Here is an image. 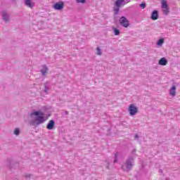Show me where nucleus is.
Listing matches in <instances>:
<instances>
[{
	"label": "nucleus",
	"instance_id": "nucleus-16",
	"mask_svg": "<svg viewBox=\"0 0 180 180\" xmlns=\"http://www.w3.org/2000/svg\"><path fill=\"white\" fill-rule=\"evenodd\" d=\"M112 30H113L114 34H115V36H119V34H120V30H119L117 28L112 27Z\"/></svg>",
	"mask_w": 180,
	"mask_h": 180
},
{
	"label": "nucleus",
	"instance_id": "nucleus-5",
	"mask_svg": "<svg viewBox=\"0 0 180 180\" xmlns=\"http://www.w3.org/2000/svg\"><path fill=\"white\" fill-rule=\"evenodd\" d=\"M55 11H63L64 9V1H60L54 4L52 6Z\"/></svg>",
	"mask_w": 180,
	"mask_h": 180
},
{
	"label": "nucleus",
	"instance_id": "nucleus-12",
	"mask_svg": "<svg viewBox=\"0 0 180 180\" xmlns=\"http://www.w3.org/2000/svg\"><path fill=\"white\" fill-rule=\"evenodd\" d=\"M42 69L41 70V75L44 77L46 74H47V71H49V68L46 65H43Z\"/></svg>",
	"mask_w": 180,
	"mask_h": 180
},
{
	"label": "nucleus",
	"instance_id": "nucleus-8",
	"mask_svg": "<svg viewBox=\"0 0 180 180\" xmlns=\"http://www.w3.org/2000/svg\"><path fill=\"white\" fill-rule=\"evenodd\" d=\"M1 13L3 20H4V22H9V18H10L9 13H8V11L5 10H3L1 12Z\"/></svg>",
	"mask_w": 180,
	"mask_h": 180
},
{
	"label": "nucleus",
	"instance_id": "nucleus-22",
	"mask_svg": "<svg viewBox=\"0 0 180 180\" xmlns=\"http://www.w3.org/2000/svg\"><path fill=\"white\" fill-rule=\"evenodd\" d=\"M117 162V154L115 155V160H114V163Z\"/></svg>",
	"mask_w": 180,
	"mask_h": 180
},
{
	"label": "nucleus",
	"instance_id": "nucleus-23",
	"mask_svg": "<svg viewBox=\"0 0 180 180\" xmlns=\"http://www.w3.org/2000/svg\"><path fill=\"white\" fill-rule=\"evenodd\" d=\"M25 178H30V174L25 175Z\"/></svg>",
	"mask_w": 180,
	"mask_h": 180
},
{
	"label": "nucleus",
	"instance_id": "nucleus-10",
	"mask_svg": "<svg viewBox=\"0 0 180 180\" xmlns=\"http://www.w3.org/2000/svg\"><path fill=\"white\" fill-rule=\"evenodd\" d=\"M169 95H171V96H172L174 98V96H175L176 95V86H172L169 90Z\"/></svg>",
	"mask_w": 180,
	"mask_h": 180
},
{
	"label": "nucleus",
	"instance_id": "nucleus-20",
	"mask_svg": "<svg viewBox=\"0 0 180 180\" xmlns=\"http://www.w3.org/2000/svg\"><path fill=\"white\" fill-rule=\"evenodd\" d=\"M77 4H85L86 0H76Z\"/></svg>",
	"mask_w": 180,
	"mask_h": 180
},
{
	"label": "nucleus",
	"instance_id": "nucleus-26",
	"mask_svg": "<svg viewBox=\"0 0 180 180\" xmlns=\"http://www.w3.org/2000/svg\"><path fill=\"white\" fill-rule=\"evenodd\" d=\"M135 153H136V150H134V151H133V154H134Z\"/></svg>",
	"mask_w": 180,
	"mask_h": 180
},
{
	"label": "nucleus",
	"instance_id": "nucleus-21",
	"mask_svg": "<svg viewBox=\"0 0 180 180\" xmlns=\"http://www.w3.org/2000/svg\"><path fill=\"white\" fill-rule=\"evenodd\" d=\"M140 8H141V9H146V3L141 4Z\"/></svg>",
	"mask_w": 180,
	"mask_h": 180
},
{
	"label": "nucleus",
	"instance_id": "nucleus-15",
	"mask_svg": "<svg viewBox=\"0 0 180 180\" xmlns=\"http://www.w3.org/2000/svg\"><path fill=\"white\" fill-rule=\"evenodd\" d=\"M164 40H165L164 38H162V39L158 40V41L156 43L157 46H158L159 47H162V45L164 44Z\"/></svg>",
	"mask_w": 180,
	"mask_h": 180
},
{
	"label": "nucleus",
	"instance_id": "nucleus-25",
	"mask_svg": "<svg viewBox=\"0 0 180 180\" xmlns=\"http://www.w3.org/2000/svg\"><path fill=\"white\" fill-rule=\"evenodd\" d=\"M65 115H68V111H65Z\"/></svg>",
	"mask_w": 180,
	"mask_h": 180
},
{
	"label": "nucleus",
	"instance_id": "nucleus-7",
	"mask_svg": "<svg viewBox=\"0 0 180 180\" xmlns=\"http://www.w3.org/2000/svg\"><path fill=\"white\" fill-rule=\"evenodd\" d=\"M120 23L121 26H123V27H129V20L126 18V17L122 16L120 18Z\"/></svg>",
	"mask_w": 180,
	"mask_h": 180
},
{
	"label": "nucleus",
	"instance_id": "nucleus-17",
	"mask_svg": "<svg viewBox=\"0 0 180 180\" xmlns=\"http://www.w3.org/2000/svg\"><path fill=\"white\" fill-rule=\"evenodd\" d=\"M13 134L15 136H19L20 134V129L19 128H15Z\"/></svg>",
	"mask_w": 180,
	"mask_h": 180
},
{
	"label": "nucleus",
	"instance_id": "nucleus-6",
	"mask_svg": "<svg viewBox=\"0 0 180 180\" xmlns=\"http://www.w3.org/2000/svg\"><path fill=\"white\" fill-rule=\"evenodd\" d=\"M162 9L163 11V15H168V13H169V10L168 9V3L165 0L162 1Z\"/></svg>",
	"mask_w": 180,
	"mask_h": 180
},
{
	"label": "nucleus",
	"instance_id": "nucleus-18",
	"mask_svg": "<svg viewBox=\"0 0 180 180\" xmlns=\"http://www.w3.org/2000/svg\"><path fill=\"white\" fill-rule=\"evenodd\" d=\"M49 89H50V87L47 85V84H45L44 92H45V94H47L49 92Z\"/></svg>",
	"mask_w": 180,
	"mask_h": 180
},
{
	"label": "nucleus",
	"instance_id": "nucleus-14",
	"mask_svg": "<svg viewBox=\"0 0 180 180\" xmlns=\"http://www.w3.org/2000/svg\"><path fill=\"white\" fill-rule=\"evenodd\" d=\"M25 4L26 6H28V8H33V6H34L33 3H32V0H25Z\"/></svg>",
	"mask_w": 180,
	"mask_h": 180
},
{
	"label": "nucleus",
	"instance_id": "nucleus-4",
	"mask_svg": "<svg viewBox=\"0 0 180 180\" xmlns=\"http://www.w3.org/2000/svg\"><path fill=\"white\" fill-rule=\"evenodd\" d=\"M128 112L129 113V116H136V113H139V108L136 104H130L128 108Z\"/></svg>",
	"mask_w": 180,
	"mask_h": 180
},
{
	"label": "nucleus",
	"instance_id": "nucleus-2",
	"mask_svg": "<svg viewBox=\"0 0 180 180\" xmlns=\"http://www.w3.org/2000/svg\"><path fill=\"white\" fill-rule=\"evenodd\" d=\"M133 165H134V159L133 157H129L122 165L121 169L122 171H124V172H129V171H131Z\"/></svg>",
	"mask_w": 180,
	"mask_h": 180
},
{
	"label": "nucleus",
	"instance_id": "nucleus-9",
	"mask_svg": "<svg viewBox=\"0 0 180 180\" xmlns=\"http://www.w3.org/2000/svg\"><path fill=\"white\" fill-rule=\"evenodd\" d=\"M54 126H56V122H54L53 120H51L48 122L46 129H48V130H53V129H54Z\"/></svg>",
	"mask_w": 180,
	"mask_h": 180
},
{
	"label": "nucleus",
	"instance_id": "nucleus-11",
	"mask_svg": "<svg viewBox=\"0 0 180 180\" xmlns=\"http://www.w3.org/2000/svg\"><path fill=\"white\" fill-rule=\"evenodd\" d=\"M158 16H159L158 11L155 10L152 12V14H151L152 20H157V19H158Z\"/></svg>",
	"mask_w": 180,
	"mask_h": 180
},
{
	"label": "nucleus",
	"instance_id": "nucleus-19",
	"mask_svg": "<svg viewBox=\"0 0 180 180\" xmlns=\"http://www.w3.org/2000/svg\"><path fill=\"white\" fill-rule=\"evenodd\" d=\"M96 50H97V55L102 56V51L101 50V48L97 47Z\"/></svg>",
	"mask_w": 180,
	"mask_h": 180
},
{
	"label": "nucleus",
	"instance_id": "nucleus-24",
	"mask_svg": "<svg viewBox=\"0 0 180 180\" xmlns=\"http://www.w3.org/2000/svg\"><path fill=\"white\" fill-rule=\"evenodd\" d=\"M134 138H135V139H139V135H138V134H136V135L134 136Z\"/></svg>",
	"mask_w": 180,
	"mask_h": 180
},
{
	"label": "nucleus",
	"instance_id": "nucleus-1",
	"mask_svg": "<svg viewBox=\"0 0 180 180\" xmlns=\"http://www.w3.org/2000/svg\"><path fill=\"white\" fill-rule=\"evenodd\" d=\"M30 117V124H32V126H34L35 124L39 126V124H43V123L46 122L44 113L41 111H34L31 112Z\"/></svg>",
	"mask_w": 180,
	"mask_h": 180
},
{
	"label": "nucleus",
	"instance_id": "nucleus-13",
	"mask_svg": "<svg viewBox=\"0 0 180 180\" xmlns=\"http://www.w3.org/2000/svg\"><path fill=\"white\" fill-rule=\"evenodd\" d=\"M166 64H168V60L165 58H162L159 60V65H165Z\"/></svg>",
	"mask_w": 180,
	"mask_h": 180
},
{
	"label": "nucleus",
	"instance_id": "nucleus-3",
	"mask_svg": "<svg viewBox=\"0 0 180 180\" xmlns=\"http://www.w3.org/2000/svg\"><path fill=\"white\" fill-rule=\"evenodd\" d=\"M129 2H130V0H115L114 7L115 15H118L120 11L119 8L122 6V4H129Z\"/></svg>",
	"mask_w": 180,
	"mask_h": 180
}]
</instances>
